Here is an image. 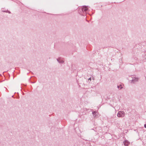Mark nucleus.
Instances as JSON below:
<instances>
[{"instance_id":"nucleus-2","label":"nucleus","mask_w":146,"mask_h":146,"mask_svg":"<svg viewBox=\"0 0 146 146\" xmlns=\"http://www.w3.org/2000/svg\"><path fill=\"white\" fill-rule=\"evenodd\" d=\"M139 80L138 78L134 77L131 80L132 82L133 83H134L135 82H136L138 81Z\"/></svg>"},{"instance_id":"nucleus-6","label":"nucleus","mask_w":146,"mask_h":146,"mask_svg":"<svg viewBox=\"0 0 146 146\" xmlns=\"http://www.w3.org/2000/svg\"><path fill=\"white\" fill-rule=\"evenodd\" d=\"M57 60L59 63H62L64 62V61L60 58L58 59Z\"/></svg>"},{"instance_id":"nucleus-7","label":"nucleus","mask_w":146,"mask_h":146,"mask_svg":"<svg viewBox=\"0 0 146 146\" xmlns=\"http://www.w3.org/2000/svg\"><path fill=\"white\" fill-rule=\"evenodd\" d=\"M88 80H91V78H89L88 79Z\"/></svg>"},{"instance_id":"nucleus-4","label":"nucleus","mask_w":146,"mask_h":146,"mask_svg":"<svg viewBox=\"0 0 146 146\" xmlns=\"http://www.w3.org/2000/svg\"><path fill=\"white\" fill-rule=\"evenodd\" d=\"M124 145L125 146H127L129 144V143L127 141H125L124 142Z\"/></svg>"},{"instance_id":"nucleus-3","label":"nucleus","mask_w":146,"mask_h":146,"mask_svg":"<svg viewBox=\"0 0 146 146\" xmlns=\"http://www.w3.org/2000/svg\"><path fill=\"white\" fill-rule=\"evenodd\" d=\"M88 10V8L87 7L84 6L82 8V11H86Z\"/></svg>"},{"instance_id":"nucleus-5","label":"nucleus","mask_w":146,"mask_h":146,"mask_svg":"<svg viewBox=\"0 0 146 146\" xmlns=\"http://www.w3.org/2000/svg\"><path fill=\"white\" fill-rule=\"evenodd\" d=\"M117 87L119 90H120V89H121L122 88H123V85H122V84H120L119 85H117Z\"/></svg>"},{"instance_id":"nucleus-1","label":"nucleus","mask_w":146,"mask_h":146,"mask_svg":"<svg viewBox=\"0 0 146 146\" xmlns=\"http://www.w3.org/2000/svg\"><path fill=\"white\" fill-rule=\"evenodd\" d=\"M125 115V113L123 111H120L117 114V116L119 117H123Z\"/></svg>"},{"instance_id":"nucleus-8","label":"nucleus","mask_w":146,"mask_h":146,"mask_svg":"<svg viewBox=\"0 0 146 146\" xmlns=\"http://www.w3.org/2000/svg\"><path fill=\"white\" fill-rule=\"evenodd\" d=\"M144 127L145 128H146V124L144 125Z\"/></svg>"}]
</instances>
